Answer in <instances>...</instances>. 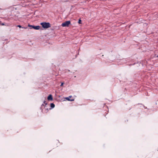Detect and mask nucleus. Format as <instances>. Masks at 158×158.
<instances>
[{
	"mask_svg": "<svg viewBox=\"0 0 158 158\" xmlns=\"http://www.w3.org/2000/svg\"><path fill=\"white\" fill-rule=\"evenodd\" d=\"M40 24L44 28H47L51 27L50 24L49 23H41Z\"/></svg>",
	"mask_w": 158,
	"mask_h": 158,
	"instance_id": "f257e3e1",
	"label": "nucleus"
},
{
	"mask_svg": "<svg viewBox=\"0 0 158 158\" xmlns=\"http://www.w3.org/2000/svg\"><path fill=\"white\" fill-rule=\"evenodd\" d=\"M71 22L69 21H66L63 23L61 24L62 26L63 27H68L69 25L70 24Z\"/></svg>",
	"mask_w": 158,
	"mask_h": 158,
	"instance_id": "f03ea898",
	"label": "nucleus"
},
{
	"mask_svg": "<svg viewBox=\"0 0 158 158\" xmlns=\"http://www.w3.org/2000/svg\"><path fill=\"white\" fill-rule=\"evenodd\" d=\"M28 26L30 27V28H33L35 30H39L40 28L39 26H34L28 25Z\"/></svg>",
	"mask_w": 158,
	"mask_h": 158,
	"instance_id": "7ed1b4c3",
	"label": "nucleus"
},
{
	"mask_svg": "<svg viewBox=\"0 0 158 158\" xmlns=\"http://www.w3.org/2000/svg\"><path fill=\"white\" fill-rule=\"evenodd\" d=\"M48 99L49 100H51L52 101L53 99V98L52 97V96L51 94L49 95L48 97Z\"/></svg>",
	"mask_w": 158,
	"mask_h": 158,
	"instance_id": "20e7f679",
	"label": "nucleus"
},
{
	"mask_svg": "<svg viewBox=\"0 0 158 158\" xmlns=\"http://www.w3.org/2000/svg\"><path fill=\"white\" fill-rule=\"evenodd\" d=\"M71 97H72L71 96H70L69 97H67L66 98V99L67 100H68V101H73L74 100V99H70V98Z\"/></svg>",
	"mask_w": 158,
	"mask_h": 158,
	"instance_id": "39448f33",
	"label": "nucleus"
},
{
	"mask_svg": "<svg viewBox=\"0 0 158 158\" xmlns=\"http://www.w3.org/2000/svg\"><path fill=\"white\" fill-rule=\"evenodd\" d=\"M55 107V105L53 103H51V107L52 108H54Z\"/></svg>",
	"mask_w": 158,
	"mask_h": 158,
	"instance_id": "423d86ee",
	"label": "nucleus"
},
{
	"mask_svg": "<svg viewBox=\"0 0 158 158\" xmlns=\"http://www.w3.org/2000/svg\"><path fill=\"white\" fill-rule=\"evenodd\" d=\"M17 27H19L20 28H25V29L27 28V27H22L21 25H18Z\"/></svg>",
	"mask_w": 158,
	"mask_h": 158,
	"instance_id": "0eeeda50",
	"label": "nucleus"
},
{
	"mask_svg": "<svg viewBox=\"0 0 158 158\" xmlns=\"http://www.w3.org/2000/svg\"><path fill=\"white\" fill-rule=\"evenodd\" d=\"M81 20L80 19H79L78 21V23L80 24L81 23Z\"/></svg>",
	"mask_w": 158,
	"mask_h": 158,
	"instance_id": "6e6552de",
	"label": "nucleus"
},
{
	"mask_svg": "<svg viewBox=\"0 0 158 158\" xmlns=\"http://www.w3.org/2000/svg\"><path fill=\"white\" fill-rule=\"evenodd\" d=\"M44 103L46 105L47 104V103L45 101H44Z\"/></svg>",
	"mask_w": 158,
	"mask_h": 158,
	"instance_id": "1a4fd4ad",
	"label": "nucleus"
},
{
	"mask_svg": "<svg viewBox=\"0 0 158 158\" xmlns=\"http://www.w3.org/2000/svg\"><path fill=\"white\" fill-rule=\"evenodd\" d=\"M64 84V83H62L61 85H60V86H62Z\"/></svg>",
	"mask_w": 158,
	"mask_h": 158,
	"instance_id": "9d476101",
	"label": "nucleus"
},
{
	"mask_svg": "<svg viewBox=\"0 0 158 158\" xmlns=\"http://www.w3.org/2000/svg\"><path fill=\"white\" fill-rule=\"evenodd\" d=\"M2 25H4V23H2Z\"/></svg>",
	"mask_w": 158,
	"mask_h": 158,
	"instance_id": "9b49d317",
	"label": "nucleus"
},
{
	"mask_svg": "<svg viewBox=\"0 0 158 158\" xmlns=\"http://www.w3.org/2000/svg\"><path fill=\"white\" fill-rule=\"evenodd\" d=\"M44 106V104H42V106Z\"/></svg>",
	"mask_w": 158,
	"mask_h": 158,
	"instance_id": "f8f14e48",
	"label": "nucleus"
},
{
	"mask_svg": "<svg viewBox=\"0 0 158 158\" xmlns=\"http://www.w3.org/2000/svg\"><path fill=\"white\" fill-rule=\"evenodd\" d=\"M157 57H158V55L157 56Z\"/></svg>",
	"mask_w": 158,
	"mask_h": 158,
	"instance_id": "ddd939ff",
	"label": "nucleus"
}]
</instances>
